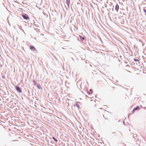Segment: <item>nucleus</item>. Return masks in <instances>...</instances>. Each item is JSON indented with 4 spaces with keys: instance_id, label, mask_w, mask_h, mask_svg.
I'll return each mask as SVG.
<instances>
[{
    "instance_id": "2",
    "label": "nucleus",
    "mask_w": 146,
    "mask_h": 146,
    "mask_svg": "<svg viewBox=\"0 0 146 146\" xmlns=\"http://www.w3.org/2000/svg\"><path fill=\"white\" fill-rule=\"evenodd\" d=\"M15 88L20 93H21L22 92V91L20 88L18 86H16L15 87Z\"/></svg>"
},
{
    "instance_id": "11",
    "label": "nucleus",
    "mask_w": 146,
    "mask_h": 146,
    "mask_svg": "<svg viewBox=\"0 0 146 146\" xmlns=\"http://www.w3.org/2000/svg\"><path fill=\"white\" fill-rule=\"evenodd\" d=\"M74 106H76L78 108H79V105L78 104H76Z\"/></svg>"
},
{
    "instance_id": "9",
    "label": "nucleus",
    "mask_w": 146,
    "mask_h": 146,
    "mask_svg": "<svg viewBox=\"0 0 146 146\" xmlns=\"http://www.w3.org/2000/svg\"><path fill=\"white\" fill-rule=\"evenodd\" d=\"M79 37L81 40L82 41L83 40H84V38L81 36H79Z\"/></svg>"
},
{
    "instance_id": "6",
    "label": "nucleus",
    "mask_w": 146,
    "mask_h": 146,
    "mask_svg": "<svg viewBox=\"0 0 146 146\" xmlns=\"http://www.w3.org/2000/svg\"><path fill=\"white\" fill-rule=\"evenodd\" d=\"M30 49L32 50H36V49L35 47L32 46H30Z\"/></svg>"
},
{
    "instance_id": "7",
    "label": "nucleus",
    "mask_w": 146,
    "mask_h": 146,
    "mask_svg": "<svg viewBox=\"0 0 146 146\" xmlns=\"http://www.w3.org/2000/svg\"><path fill=\"white\" fill-rule=\"evenodd\" d=\"M87 92L88 94L90 95L93 93V92H92V91L90 89L89 90V91H87Z\"/></svg>"
},
{
    "instance_id": "3",
    "label": "nucleus",
    "mask_w": 146,
    "mask_h": 146,
    "mask_svg": "<svg viewBox=\"0 0 146 146\" xmlns=\"http://www.w3.org/2000/svg\"><path fill=\"white\" fill-rule=\"evenodd\" d=\"M90 104L92 106H96V102L94 100H91V102Z\"/></svg>"
},
{
    "instance_id": "12",
    "label": "nucleus",
    "mask_w": 146,
    "mask_h": 146,
    "mask_svg": "<svg viewBox=\"0 0 146 146\" xmlns=\"http://www.w3.org/2000/svg\"><path fill=\"white\" fill-rule=\"evenodd\" d=\"M37 87L38 89H40V85H37Z\"/></svg>"
},
{
    "instance_id": "10",
    "label": "nucleus",
    "mask_w": 146,
    "mask_h": 146,
    "mask_svg": "<svg viewBox=\"0 0 146 146\" xmlns=\"http://www.w3.org/2000/svg\"><path fill=\"white\" fill-rule=\"evenodd\" d=\"M67 3L68 5H69L70 3V0H67Z\"/></svg>"
},
{
    "instance_id": "1",
    "label": "nucleus",
    "mask_w": 146,
    "mask_h": 146,
    "mask_svg": "<svg viewBox=\"0 0 146 146\" xmlns=\"http://www.w3.org/2000/svg\"><path fill=\"white\" fill-rule=\"evenodd\" d=\"M111 115L110 112L106 111H105L103 115V116L105 119H107L108 117H110Z\"/></svg>"
},
{
    "instance_id": "14",
    "label": "nucleus",
    "mask_w": 146,
    "mask_h": 146,
    "mask_svg": "<svg viewBox=\"0 0 146 146\" xmlns=\"http://www.w3.org/2000/svg\"><path fill=\"white\" fill-rule=\"evenodd\" d=\"M134 60L135 61H136V60H137V59H134Z\"/></svg>"
},
{
    "instance_id": "5",
    "label": "nucleus",
    "mask_w": 146,
    "mask_h": 146,
    "mask_svg": "<svg viewBox=\"0 0 146 146\" xmlns=\"http://www.w3.org/2000/svg\"><path fill=\"white\" fill-rule=\"evenodd\" d=\"M22 16L23 18L27 20L29 19V16L27 15L26 14L23 15Z\"/></svg>"
},
{
    "instance_id": "8",
    "label": "nucleus",
    "mask_w": 146,
    "mask_h": 146,
    "mask_svg": "<svg viewBox=\"0 0 146 146\" xmlns=\"http://www.w3.org/2000/svg\"><path fill=\"white\" fill-rule=\"evenodd\" d=\"M119 9V6L118 4L116 5L115 7V10L117 11Z\"/></svg>"
},
{
    "instance_id": "4",
    "label": "nucleus",
    "mask_w": 146,
    "mask_h": 146,
    "mask_svg": "<svg viewBox=\"0 0 146 146\" xmlns=\"http://www.w3.org/2000/svg\"><path fill=\"white\" fill-rule=\"evenodd\" d=\"M139 108H140L139 107V106H137L136 107L134 108L133 109V110L131 111L132 113V114L133 113H134L135 111V110H139Z\"/></svg>"
},
{
    "instance_id": "13",
    "label": "nucleus",
    "mask_w": 146,
    "mask_h": 146,
    "mask_svg": "<svg viewBox=\"0 0 146 146\" xmlns=\"http://www.w3.org/2000/svg\"><path fill=\"white\" fill-rule=\"evenodd\" d=\"M52 138L56 142L57 141V140L54 137H53Z\"/></svg>"
}]
</instances>
